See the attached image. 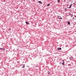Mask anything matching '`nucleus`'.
Here are the masks:
<instances>
[{
  "mask_svg": "<svg viewBox=\"0 0 76 76\" xmlns=\"http://www.w3.org/2000/svg\"><path fill=\"white\" fill-rule=\"evenodd\" d=\"M72 4H71L70 6L68 5L67 6V7L68 8H69V9H70V8H71V7H72Z\"/></svg>",
  "mask_w": 76,
  "mask_h": 76,
  "instance_id": "1",
  "label": "nucleus"
},
{
  "mask_svg": "<svg viewBox=\"0 0 76 76\" xmlns=\"http://www.w3.org/2000/svg\"><path fill=\"white\" fill-rule=\"evenodd\" d=\"M61 50V48H57V50H58V51H59V50Z\"/></svg>",
  "mask_w": 76,
  "mask_h": 76,
  "instance_id": "2",
  "label": "nucleus"
},
{
  "mask_svg": "<svg viewBox=\"0 0 76 76\" xmlns=\"http://www.w3.org/2000/svg\"><path fill=\"white\" fill-rule=\"evenodd\" d=\"M58 19H63V18H62L60 16L58 17Z\"/></svg>",
  "mask_w": 76,
  "mask_h": 76,
  "instance_id": "3",
  "label": "nucleus"
},
{
  "mask_svg": "<svg viewBox=\"0 0 76 76\" xmlns=\"http://www.w3.org/2000/svg\"><path fill=\"white\" fill-rule=\"evenodd\" d=\"M62 64L63 65V66H64V62L63 63H62Z\"/></svg>",
  "mask_w": 76,
  "mask_h": 76,
  "instance_id": "4",
  "label": "nucleus"
},
{
  "mask_svg": "<svg viewBox=\"0 0 76 76\" xmlns=\"http://www.w3.org/2000/svg\"><path fill=\"white\" fill-rule=\"evenodd\" d=\"M38 2L40 4H42V2L41 1H38Z\"/></svg>",
  "mask_w": 76,
  "mask_h": 76,
  "instance_id": "5",
  "label": "nucleus"
},
{
  "mask_svg": "<svg viewBox=\"0 0 76 76\" xmlns=\"http://www.w3.org/2000/svg\"><path fill=\"white\" fill-rule=\"evenodd\" d=\"M68 25H70V22H68Z\"/></svg>",
  "mask_w": 76,
  "mask_h": 76,
  "instance_id": "6",
  "label": "nucleus"
},
{
  "mask_svg": "<svg viewBox=\"0 0 76 76\" xmlns=\"http://www.w3.org/2000/svg\"><path fill=\"white\" fill-rule=\"evenodd\" d=\"M58 3H60V0H58Z\"/></svg>",
  "mask_w": 76,
  "mask_h": 76,
  "instance_id": "7",
  "label": "nucleus"
},
{
  "mask_svg": "<svg viewBox=\"0 0 76 76\" xmlns=\"http://www.w3.org/2000/svg\"><path fill=\"white\" fill-rule=\"evenodd\" d=\"M25 23H26L27 24V25H28V24H29V23H28L27 22H25Z\"/></svg>",
  "mask_w": 76,
  "mask_h": 76,
  "instance_id": "8",
  "label": "nucleus"
},
{
  "mask_svg": "<svg viewBox=\"0 0 76 76\" xmlns=\"http://www.w3.org/2000/svg\"><path fill=\"white\" fill-rule=\"evenodd\" d=\"M50 4H48L47 5V6H50Z\"/></svg>",
  "mask_w": 76,
  "mask_h": 76,
  "instance_id": "9",
  "label": "nucleus"
},
{
  "mask_svg": "<svg viewBox=\"0 0 76 76\" xmlns=\"http://www.w3.org/2000/svg\"><path fill=\"white\" fill-rule=\"evenodd\" d=\"M9 30H11V28H10V29H9Z\"/></svg>",
  "mask_w": 76,
  "mask_h": 76,
  "instance_id": "10",
  "label": "nucleus"
},
{
  "mask_svg": "<svg viewBox=\"0 0 76 76\" xmlns=\"http://www.w3.org/2000/svg\"><path fill=\"white\" fill-rule=\"evenodd\" d=\"M72 17H73V15H72Z\"/></svg>",
  "mask_w": 76,
  "mask_h": 76,
  "instance_id": "11",
  "label": "nucleus"
},
{
  "mask_svg": "<svg viewBox=\"0 0 76 76\" xmlns=\"http://www.w3.org/2000/svg\"><path fill=\"white\" fill-rule=\"evenodd\" d=\"M1 49H2V48H0V50H1Z\"/></svg>",
  "mask_w": 76,
  "mask_h": 76,
  "instance_id": "12",
  "label": "nucleus"
},
{
  "mask_svg": "<svg viewBox=\"0 0 76 76\" xmlns=\"http://www.w3.org/2000/svg\"><path fill=\"white\" fill-rule=\"evenodd\" d=\"M34 0V1H35V0Z\"/></svg>",
  "mask_w": 76,
  "mask_h": 76,
  "instance_id": "13",
  "label": "nucleus"
},
{
  "mask_svg": "<svg viewBox=\"0 0 76 76\" xmlns=\"http://www.w3.org/2000/svg\"><path fill=\"white\" fill-rule=\"evenodd\" d=\"M65 10H66V9H65Z\"/></svg>",
  "mask_w": 76,
  "mask_h": 76,
  "instance_id": "14",
  "label": "nucleus"
}]
</instances>
